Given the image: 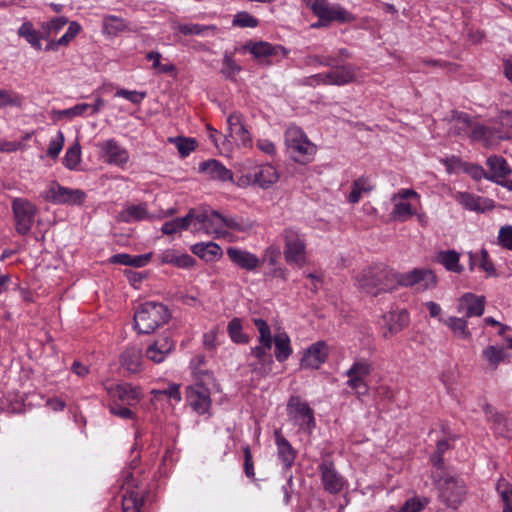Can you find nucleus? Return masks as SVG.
Instances as JSON below:
<instances>
[{"label": "nucleus", "instance_id": "1", "mask_svg": "<svg viewBox=\"0 0 512 512\" xmlns=\"http://www.w3.org/2000/svg\"><path fill=\"white\" fill-rule=\"evenodd\" d=\"M240 174L235 184L240 188L250 186L268 190L278 183L280 172L271 163H257L252 159H245L236 165Z\"/></svg>", "mask_w": 512, "mask_h": 512}, {"label": "nucleus", "instance_id": "2", "mask_svg": "<svg viewBox=\"0 0 512 512\" xmlns=\"http://www.w3.org/2000/svg\"><path fill=\"white\" fill-rule=\"evenodd\" d=\"M170 318L171 313L166 305L148 301L137 308L134 315V327L139 333L149 334L166 324Z\"/></svg>", "mask_w": 512, "mask_h": 512}, {"label": "nucleus", "instance_id": "3", "mask_svg": "<svg viewBox=\"0 0 512 512\" xmlns=\"http://www.w3.org/2000/svg\"><path fill=\"white\" fill-rule=\"evenodd\" d=\"M399 273L383 266L370 267L359 279L360 286L373 296L381 292H391L398 288Z\"/></svg>", "mask_w": 512, "mask_h": 512}, {"label": "nucleus", "instance_id": "4", "mask_svg": "<svg viewBox=\"0 0 512 512\" xmlns=\"http://www.w3.org/2000/svg\"><path fill=\"white\" fill-rule=\"evenodd\" d=\"M434 472L432 478L436 485L441 500L451 508H457L465 499L467 488L464 481L449 474Z\"/></svg>", "mask_w": 512, "mask_h": 512}, {"label": "nucleus", "instance_id": "5", "mask_svg": "<svg viewBox=\"0 0 512 512\" xmlns=\"http://www.w3.org/2000/svg\"><path fill=\"white\" fill-rule=\"evenodd\" d=\"M285 145L289 155L299 163L312 161L316 153V146L308 139L305 132L297 126H290L285 131Z\"/></svg>", "mask_w": 512, "mask_h": 512}, {"label": "nucleus", "instance_id": "6", "mask_svg": "<svg viewBox=\"0 0 512 512\" xmlns=\"http://www.w3.org/2000/svg\"><path fill=\"white\" fill-rule=\"evenodd\" d=\"M192 233H204L215 238L224 237L223 215L212 209L191 210Z\"/></svg>", "mask_w": 512, "mask_h": 512}, {"label": "nucleus", "instance_id": "7", "mask_svg": "<svg viewBox=\"0 0 512 512\" xmlns=\"http://www.w3.org/2000/svg\"><path fill=\"white\" fill-rule=\"evenodd\" d=\"M284 240V257L288 264L303 267L307 263L306 244L303 236L293 228H286L282 232Z\"/></svg>", "mask_w": 512, "mask_h": 512}, {"label": "nucleus", "instance_id": "8", "mask_svg": "<svg viewBox=\"0 0 512 512\" xmlns=\"http://www.w3.org/2000/svg\"><path fill=\"white\" fill-rule=\"evenodd\" d=\"M41 197L56 205H82L86 199V193L81 189L64 187L52 181L41 193Z\"/></svg>", "mask_w": 512, "mask_h": 512}, {"label": "nucleus", "instance_id": "9", "mask_svg": "<svg viewBox=\"0 0 512 512\" xmlns=\"http://www.w3.org/2000/svg\"><path fill=\"white\" fill-rule=\"evenodd\" d=\"M122 509L123 512H140L144 504L145 487H140L133 473L123 471Z\"/></svg>", "mask_w": 512, "mask_h": 512}, {"label": "nucleus", "instance_id": "10", "mask_svg": "<svg viewBox=\"0 0 512 512\" xmlns=\"http://www.w3.org/2000/svg\"><path fill=\"white\" fill-rule=\"evenodd\" d=\"M413 201L420 202V195L413 189H400L391 197L393 210L392 217L400 222H405L416 214Z\"/></svg>", "mask_w": 512, "mask_h": 512}, {"label": "nucleus", "instance_id": "11", "mask_svg": "<svg viewBox=\"0 0 512 512\" xmlns=\"http://www.w3.org/2000/svg\"><path fill=\"white\" fill-rule=\"evenodd\" d=\"M437 276L428 268H414L413 270L399 273L398 286L415 287L423 292L434 289L437 286Z\"/></svg>", "mask_w": 512, "mask_h": 512}, {"label": "nucleus", "instance_id": "12", "mask_svg": "<svg viewBox=\"0 0 512 512\" xmlns=\"http://www.w3.org/2000/svg\"><path fill=\"white\" fill-rule=\"evenodd\" d=\"M15 229L20 235H26L32 228L37 207L27 199L16 198L12 202Z\"/></svg>", "mask_w": 512, "mask_h": 512}, {"label": "nucleus", "instance_id": "13", "mask_svg": "<svg viewBox=\"0 0 512 512\" xmlns=\"http://www.w3.org/2000/svg\"><path fill=\"white\" fill-rule=\"evenodd\" d=\"M185 400L198 415L208 414L212 406L209 389L199 382L186 387Z\"/></svg>", "mask_w": 512, "mask_h": 512}, {"label": "nucleus", "instance_id": "14", "mask_svg": "<svg viewBox=\"0 0 512 512\" xmlns=\"http://www.w3.org/2000/svg\"><path fill=\"white\" fill-rule=\"evenodd\" d=\"M97 148L104 162L110 165L122 168L129 162L130 156L128 150L121 146L114 138L99 142Z\"/></svg>", "mask_w": 512, "mask_h": 512}, {"label": "nucleus", "instance_id": "15", "mask_svg": "<svg viewBox=\"0 0 512 512\" xmlns=\"http://www.w3.org/2000/svg\"><path fill=\"white\" fill-rule=\"evenodd\" d=\"M105 390L112 399L129 406L138 404L143 398L142 388L131 383L105 384Z\"/></svg>", "mask_w": 512, "mask_h": 512}, {"label": "nucleus", "instance_id": "16", "mask_svg": "<svg viewBox=\"0 0 512 512\" xmlns=\"http://www.w3.org/2000/svg\"><path fill=\"white\" fill-rule=\"evenodd\" d=\"M289 417L303 429L310 430L315 426L312 409L299 398L292 397L287 405Z\"/></svg>", "mask_w": 512, "mask_h": 512}, {"label": "nucleus", "instance_id": "17", "mask_svg": "<svg viewBox=\"0 0 512 512\" xmlns=\"http://www.w3.org/2000/svg\"><path fill=\"white\" fill-rule=\"evenodd\" d=\"M329 356V347L325 341H317L303 351L300 365L305 369H319Z\"/></svg>", "mask_w": 512, "mask_h": 512}, {"label": "nucleus", "instance_id": "18", "mask_svg": "<svg viewBox=\"0 0 512 512\" xmlns=\"http://www.w3.org/2000/svg\"><path fill=\"white\" fill-rule=\"evenodd\" d=\"M380 324L385 329L384 337L389 338L408 326L409 313L406 309L391 310L383 314Z\"/></svg>", "mask_w": 512, "mask_h": 512}, {"label": "nucleus", "instance_id": "19", "mask_svg": "<svg viewBox=\"0 0 512 512\" xmlns=\"http://www.w3.org/2000/svg\"><path fill=\"white\" fill-rule=\"evenodd\" d=\"M455 201L463 208L477 213L490 211L495 207V202L489 198L478 196L469 192H456L453 195Z\"/></svg>", "mask_w": 512, "mask_h": 512}, {"label": "nucleus", "instance_id": "20", "mask_svg": "<svg viewBox=\"0 0 512 512\" xmlns=\"http://www.w3.org/2000/svg\"><path fill=\"white\" fill-rule=\"evenodd\" d=\"M486 298L482 295L465 293L458 299L457 311L465 318L480 317L485 310Z\"/></svg>", "mask_w": 512, "mask_h": 512}, {"label": "nucleus", "instance_id": "21", "mask_svg": "<svg viewBox=\"0 0 512 512\" xmlns=\"http://www.w3.org/2000/svg\"><path fill=\"white\" fill-rule=\"evenodd\" d=\"M272 344H260L251 348V356L256 361L249 364L252 371L256 372L260 376L269 374L272 371L273 357L270 353Z\"/></svg>", "mask_w": 512, "mask_h": 512}, {"label": "nucleus", "instance_id": "22", "mask_svg": "<svg viewBox=\"0 0 512 512\" xmlns=\"http://www.w3.org/2000/svg\"><path fill=\"white\" fill-rule=\"evenodd\" d=\"M198 170L210 180L220 182L233 181V172L216 159L201 162Z\"/></svg>", "mask_w": 512, "mask_h": 512}, {"label": "nucleus", "instance_id": "23", "mask_svg": "<svg viewBox=\"0 0 512 512\" xmlns=\"http://www.w3.org/2000/svg\"><path fill=\"white\" fill-rule=\"evenodd\" d=\"M486 165L488 167L487 180L496 184L502 183V179H506L512 173L508 162L498 155L488 157Z\"/></svg>", "mask_w": 512, "mask_h": 512}, {"label": "nucleus", "instance_id": "24", "mask_svg": "<svg viewBox=\"0 0 512 512\" xmlns=\"http://www.w3.org/2000/svg\"><path fill=\"white\" fill-rule=\"evenodd\" d=\"M226 253L234 264L247 271H255L261 265V259L247 250L230 247Z\"/></svg>", "mask_w": 512, "mask_h": 512}, {"label": "nucleus", "instance_id": "25", "mask_svg": "<svg viewBox=\"0 0 512 512\" xmlns=\"http://www.w3.org/2000/svg\"><path fill=\"white\" fill-rule=\"evenodd\" d=\"M371 370V364L365 359L354 362V394H357L361 401H364L362 397L367 396L369 392V385L364 378L370 374Z\"/></svg>", "mask_w": 512, "mask_h": 512}, {"label": "nucleus", "instance_id": "26", "mask_svg": "<svg viewBox=\"0 0 512 512\" xmlns=\"http://www.w3.org/2000/svg\"><path fill=\"white\" fill-rule=\"evenodd\" d=\"M352 79L350 70L346 67H338L326 74H316L308 78L309 84H335L343 85Z\"/></svg>", "mask_w": 512, "mask_h": 512}, {"label": "nucleus", "instance_id": "27", "mask_svg": "<svg viewBox=\"0 0 512 512\" xmlns=\"http://www.w3.org/2000/svg\"><path fill=\"white\" fill-rule=\"evenodd\" d=\"M120 363L122 368L129 373H139L143 371L144 363L142 349L137 346L126 348L120 356Z\"/></svg>", "mask_w": 512, "mask_h": 512}, {"label": "nucleus", "instance_id": "28", "mask_svg": "<svg viewBox=\"0 0 512 512\" xmlns=\"http://www.w3.org/2000/svg\"><path fill=\"white\" fill-rule=\"evenodd\" d=\"M162 264H172L178 268H190L195 264V260L187 253H181L176 249L169 248L163 250L159 255Z\"/></svg>", "mask_w": 512, "mask_h": 512}, {"label": "nucleus", "instance_id": "29", "mask_svg": "<svg viewBox=\"0 0 512 512\" xmlns=\"http://www.w3.org/2000/svg\"><path fill=\"white\" fill-rule=\"evenodd\" d=\"M474 122L475 121L467 113H456L450 121L449 134L469 137Z\"/></svg>", "mask_w": 512, "mask_h": 512}, {"label": "nucleus", "instance_id": "30", "mask_svg": "<svg viewBox=\"0 0 512 512\" xmlns=\"http://www.w3.org/2000/svg\"><path fill=\"white\" fill-rule=\"evenodd\" d=\"M322 482L326 490L336 493L343 486L342 477L338 475L333 464L324 462L321 465Z\"/></svg>", "mask_w": 512, "mask_h": 512}, {"label": "nucleus", "instance_id": "31", "mask_svg": "<svg viewBox=\"0 0 512 512\" xmlns=\"http://www.w3.org/2000/svg\"><path fill=\"white\" fill-rule=\"evenodd\" d=\"M152 216L149 214L147 205L145 203L137 205H129L125 207L117 216L120 222L131 223L150 219Z\"/></svg>", "mask_w": 512, "mask_h": 512}, {"label": "nucleus", "instance_id": "32", "mask_svg": "<svg viewBox=\"0 0 512 512\" xmlns=\"http://www.w3.org/2000/svg\"><path fill=\"white\" fill-rule=\"evenodd\" d=\"M245 49L248 50L256 58H267L278 55L279 52L286 54L285 48L280 45H272L265 41L250 42L246 44Z\"/></svg>", "mask_w": 512, "mask_h": 512}, {"label": "nucleus", "instance_id": "33", "mask_svg": "<svg viewBox=\"0 0 512 512\" xmlns=\"http://www.w3.org/2000/svg\"><path fill=\"white\" fill-rule=\"evenodd\" d=\"M80 31L81 25L78 22H70L66 32L59 39L56 40L52 37L49 40H46L47 44L45 46V50L55 51L60 46H68L71 43V41L80 33Z\"/></svg>", "mask_w": 512, "mask_h": 512}, {"label": "nucleus", "instance_id": "34", "mask_svg": "<svg viewBox=\"0 0 512 512\" xmlns=\"http://www.w3.org/2000/svg\"><path fill=\"white\" fill-rule=\"evenodd\" d=\"M191 251L206 262H213L222 256L221 247L214 242L194 244Z\"/></svg>", "mask_w": 512, "mask_h": 512}, {"label": "nucleus", "instance_id": "35", "mask_svg": "<svg viewBox=\"0 0 512 512\" xmlns=\"http://www.w3.org/2000/svg\"><path fill=\"white\" fill-rule=\"evenodd\" d=\"M127 29L126 21L116 15H105L102 19V33L107 38L117 37Z\"/></svg>", "mask_w": 512, "mask_h": 512}, {"label": "nucleus", "instance_id": "36", "mask_svg": "<svg viewBox=\"0 0 512 512\" xmlns=\"http://www.w3.org/2000/svg\"><path fill=\"white\" fill-rule=\"evenodd\" d=\"M153 254L151 252L142 254V255H130L127 253H119L115 254L110 258V262L113 264H122L131 267H144L146 266L152 258Z\"/></svg>", "mask_w": 512, "mask_h": 512}, {"label": "nucleus", "instance_id": "37", "mask_svg": "<svg viewBox=\"0 0 512 512\" xmlns=\"http://www.w3.org/2000/svg\"><path fill=\"white\" fill-rule=\"evenodd\" d=\"M17 35L29 43L35 50H42V30H36L30 21H24L18 28Z\"/></svg>", "mask_w": 512, "mask_h": 512}, {"label": "nucleus", "instance_id": "38", "mask_svg": "<svg viewBox=\"0 0 512 512\" xmlns=\"http://www.w3.org/2000/svg\"><path fill=\"white\" fill-rule=\"evenodd\" d=\"M274 435L277 445L278 457L284 466L289 468L292 466L295 460L294 449L287 441V439L280 433V431H275Z\"/></svg>", "mask_w": 512, "mask_h": 512}, {"label": "nucleus", "instance_id": "39", "mask_svg": "<svg viewBox=\"0 0 512 512\" xmlns=\"http://www.w3.org/2000/svg\"><path fill=\"white\" fill-rule=\"evenodd\" d=\"M468 318L463 317H448L443 323L452 331L454 336L462 340H470L472 337L471 331L468 328Z\"/></svg>", "mask_w": 512, "mask_h": 512}, {"label": "nucleus", "instance_id": "40", "mask_svg": "<svg viewBox=\"0 0 512 512\" xmlns=\"http://www.w3.org/2000/svg\"><path fill=\"white\" fill-rule=\"evenodd\" d=\"M469 137L473 141L481 142L484 146L490 147L494 144L496 138V131L478 122H474L473 128Z\"/></svg>", "mask_w": 512, "mask_h": 512}, {"label": "nucleus", "instance_id": "41", "mask_svg": "<svg viewBox=\"0 0 512 512\" xmlns=\"http://www.w3.org/2000/svg\"><path fill=\"white\" fill-rule=\"evenodd\" d=\"M273 342L275 344V358L279 362L286 361L293 352L288 334L285 332L277 333L274 336Z\"/></svg>", "mask_w": 512, "mask_h": 512}, {"label": "nucleus", "instance_id": "42", "mask_svg": "<svg viewBox=\"0 0 512 512\" xmlns=\"http://www.w3.org/2000/svg\"><path fill=\"white\" fill-rule=\"evenodd\" d=\"M192 219L193 213L190 211L184 217L165 222L161 227V231L165 235H173L183 230H190L192 232Z\"/></svg>", "mask_w": 512, "mask_h": 512}, {"label": "nucleus", "instance_id": "43", "mask_svg": "<svg viewBox=\"0 0 512 512\" xmlns=\"http://www.w3.org/2000/svg\"><path fill=\"white\" fill-rule=\"evenodd\" d=\"M460 255L455 250L441 251L438 253L437 260L446 270L454 273H461L463 266L459 263Z\"/></svg>", "mask_w": 512, "mask_h": 512}, {"label": "nucleus", "instance_id": "44", "mask_svg": "<svg viewBox=\"0 0 512 512\" xmlns=\"http://www.w3.org/2000/svg\"><path fill=\"white\" fill-rule=\"evenodd\" d=\"M68 24V19L65 16H57L48 21L42 22L40 28L42 30V37L44 40L57 35L65 25Z\"/></svg>", "mask_w": 512, "mask_h": 512}, {"label": "nucleus", "instance_id": "45", "mask_svg": "<svg viewBox=\"0 0 512 512\" xmlns=\"http://www.w3.org/2000/svg\"><path fill=\"white\" fill-rule=\"evenodd\" d=\"M89 108H90V105L88 103H80L71 108L64 109V110L53 109L51 111V118L55 121H59L64 118L71 120L75 117L83 116L88 111Z\"/></svg>", "mask_w": 512, "mask_h": 512}, {"label": "nucleus", "instance_id": "46", "mask_svg": "<svg viewBox=\"0 0 512 512\" xmlns=\"http://www.w3.org/2000/svg\"><path fill=\"white\" fill-rule=\"evenodd\" d=\"M224 236L230 232H248L252 228V223L243 218H235L223 215Z\"/></svg>", "mask_w": 512, "mask_h": 512}, {"label": "nucleus", "instance_id": "47", "mask_svg": "<svg viewBox=\"0 0 512 512\" xmlns=\"http://www.w3.org/2000/svg\"><path fill=\"white\" fill-rule=\"evenodd\" d=\"M176 29L183 35L205 36L210 31L212 32V34H214L217 28L214 25H202L197 23H178Z\"/></svg>", "mask_w": 512, "mask_h": 512}, {"label": "nucleus", "instance_id": "48", "mask_svg": "<svg viewBox=\"0 0 512 512\" xmlns=\"http://www.w3.org/2000/svg\"><path fill=\"white\" fill-rule=\"evenodd\" d=\"M317 17L327 22H345L347 20V13L339 5H332L328 2V4L323 8V11H321Z\"/></svg>", "mask_w": 512, "mask_h": 512}, {"label": "nucleus", "instance_id": "49", "mask_svg": "<svg viewBox=\"0 0 512 512\" xmlns=\"http://www.w3.org/2000/svg\"><path fill=\"white\" fill-rule=\"evenodd\" d=\"M229 337L234 343L246 344L249 342V337L243 332L242 321L240 318H233L227 327Z\"/></svg>", "mask_w": 512, "mask_h": 512}, {"label": "nucleus", "instance_id": "50", "mask_svg": "<svg viewBox=\"0 0 512 512\" xmlns=\"http://www.w3.org/2000/svg\"><path fill=\"white\" fill-rule=\"evenodd\" d=\"M81 162V146L79 142L70 146L64 155L63 165L69 170H75Z\"/></svg>", "mask_w": 512, "mask_h": 512}, {"label": "nucleus", "instance_id": "51", "mask_svg": "<svg viewBox=\"0 0 512 512\" xmlns=\"http://www.w3.org/2000/svg\"><path fill=\"white\" fill-rule=\"evenodd\" d=\"M496 489L504 503L503 512H512V483L501 478L497 483Z\"/></svg>", "mask_w": 512, "mask_h": 512}, {"label": "nucleus", "instance_id": "52", "mask_svg": "<svg viewBox=\"0 0 512 512\" xmlns=\"http://www.w3.org/2000/svg\"><path fill=\"white\" fill-rule=\"evenodd\" d=\"M483 357L495 369L504 360V349L494 345L488 346L483 350Z\"/></svg>", "mask_w": 512, "mask_h": 512}, {"label": "nucleus", "instance_id": "53", "mask_svg": "<svg viewBox=\"0 0 512 512\" xmlns=\"http://www.w3.org/2000/svg\"><path fill=\"white\" fill-rule=\"evenodd\" d=\"M252 322L255 325V327L257 328V331L259 333V337H258L259 343L266 344V346L268 344H273L274 337H272V335H271V330H270L268 323L261 318H253Z\"/></svg>", "mask_w": 512, "mask_h": 512}, {"label": "nucleus", "instance_id": "54", "mask_svg": "<svg viewBox=\"0 0 512 512\" xmlns=\"http://www.w3.org/2000/svg\"><path fill=\"white\" fill-rule=\"evenodd\" d=\"M258 24V19L246 11L236 13L232 20V25L240 28H255Z\"/></svg>", "mask_w": 512, "mask_h": 512}, {"label": "nucleus", "instance_id": "55", "mask_svg": "<svg viewBox=\"0 0 512 512\" xmlns=\"http://www.w3.org/2000/svg\"><path fill=\"white\" fill-rule=\"evenodd\" d=\"M64 143V134L62 131H58L56 136L49 141L47 155L53 160H56L64 147Z\"/></svg>", "mask_w": 512, "mask_h": 512}, {"label": "nucleus", "instance_id": "56", "mask_svg": "<svg viewBox=\"0 0 512 512\" xmlns=\"http://www.w3.org/2000/svg\"><path fill=\"white\" fill-rule=\"evenodd\" d=\"M429 504L426 497H413L408 499L398 512H421Z\"/></svg>", "mask_w": 512, "mask_h": 512}, {"label": "nucleus", "instance_id": "57", "mask_svg": "<svg viewBox=\"0 0 512 512\" xmlns=\"http://www.w3.org/2000/svg\"><path fill=\"white\" fill-rule=\"evenodd\" d=\"M238 145L247 146L252 142L250 133L246 130L245 126L238 127L236 130L229 132L227 135Z\"/></svg>", "mask_w": 512, "mask_h": 512}, {"label": "nucleus", "instance_id": "58", "mask_svg": "<svg viewBox=\"0 0 512 512\" xmlns=\"http://www.w3.org/2000/svg\"><path fill=\"white\" fill-rule=\"evenodd\" d=\"M176 144V147L182 157L188 156L196 147L195 140L191 138L177 137L171 139Z\"/></svg>", "mask_w": 512, "mask_h": 512}, {"label": "nucleus", "instance_id": "59", "mask_svg": "<svg viewBox=\"0 0 512 512\" xmlns=\"http://www.w3.org/2000/svg\"><path fill=\"white\" fill-rule=\"evenodd\" d=\"M373 189V184L368 178H359L354 181V203L358 202L362 194L369 193Z\"/></svg>", "mask_w": 512, "mask_h": 512}, {"label": "nucleus", "instance_id": "60", "mask_svg": "<svg viewBox=\"0 0 512 512\" xmlns=\"http://www.w3.org/2000/svg\"><path fill=\"white\" fill-rule=\"evenodd\" d=\"M115 96L124 98L133 104H140L146 97V93L136 90L119 89L116 91Z\"/></svg>", "mask_w": 512, "mask_h": 512}, {"label": "nucleus", "instance_id": "61", "mask_svg": "<svg viewBox=\"0 0 512 512\" xmlns=\"http://www.w3.org/2000/svg\"><path fill=\"white\" fill-rule=\"evenodd\" d=\"M21 97L8 90L0 89V107L4 106H19L21 105Z\"/></svg>", "mask_w": 512, "mask_h": 512}, {"label": "nucleus", "instance_id": "62", "mask_svg": "<svg viewBox=\"0 0 512 512\" xmlns=\"http://www.w3.org/2000/svg\"><path fill=\"white\" fill-rule=\"evenodd\" d=\"M498 240L502 247L512 250V225H506L500 228Z\"/></svg>", "mask_w": 512, "mask_h": 512}, {"label": "nucleus", "instance_id": "63", "mask_svg": "<svg viewBox=\"0 0 512 512\" xmlns=\"http://www.w3.org/2000/svg\"><path fill=\"white\" fill-rule=\"evenodd\" d=\"M280 248L276 245H270L267 247L263 253V257L261 259L262 262H267L269 265L274 266L279 257H280Z\"/></svg>", "mask_w": 512, "mask_h": 512}, {"label": "nucleus", "instance_id": "64", "mask_svg": "<svg viewBox=\"0 0 512 512\" xmlns=\"http://www.w3.org/2000/svg\"><path fill=\"white\" fill-rule=\"evenodd\" d=\"M218 328L213 327L203 334V345L207 350H214L217 348Z\"/></svg>", "mask_w": 512, "mask_h": 512}]
</instances>
